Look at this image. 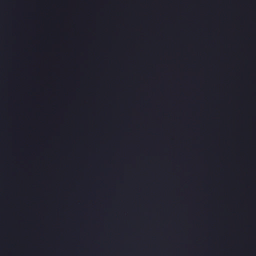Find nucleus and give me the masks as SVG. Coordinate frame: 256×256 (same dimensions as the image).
I'll return each instance as SVG.
<instances>
[{
    "mask_svg": "<svg viewBox=\"0 0 256 256\" xmlns=\"http://www.w3.org/2000/svg\"><path fill=\"white\" fill-rule=\"evenodd\" d=\"M0 194H68V193H0Z\"/></svg>",
    "mask_w": 256,
    "mask_h": 256,
    "instance_id": "obj_1",
    "label": "nucleus"
},
{
    "mask_svg": "<svg viewBox=\"0 0 256 256\" xmlns=\"http://www.w3.org/2000/svg\"><path fill=\"white\" fill-rule=\"evenodd\" d=\"M190 192H256V191H190Z\"/></svg>",
    "mask_w": 256,
    "mask_h": 256,
    "instance_id": "obj_2",
    "label": "nucleus"
}]
</instances>
